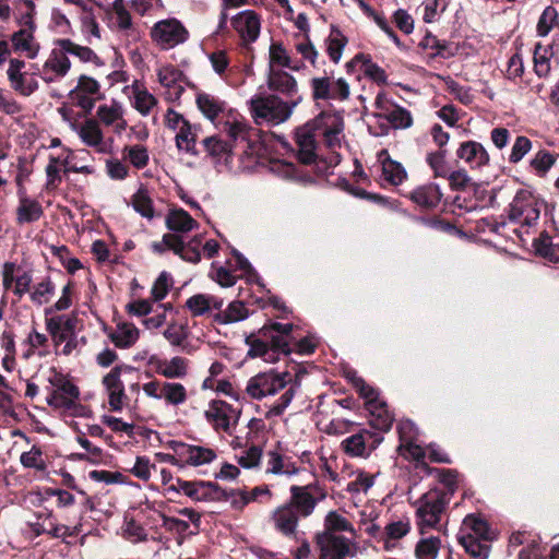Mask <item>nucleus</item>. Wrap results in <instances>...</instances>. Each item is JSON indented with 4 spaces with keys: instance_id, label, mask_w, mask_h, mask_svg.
Listing matches in <instances>:
<instances>
[{
    "instance_id": "f257e3e1",
    "label": "nucleus",
    "mask_w": 559,
    "mask_h": 559,
    "mask_svg": "<svg viewBox=\"0 0 559 559\" xmlns=\"http://www.w3.org/2000/svg\"><path fill=\"white\" fill-rule=\"evenodd\" d=\"M343 129V119L332 112H321L314 119L297 128L295 131V142L298 159L302 164L314 163L318 157V142L321 139L323 144L333 152L331 164L337 165L341 156L334 150L341 146Z\"/></svg>"
},
{
    "instance_id": "f03ea898",
    "label": "nucleus",
    "mask_w": 559,
    "mask_h": 559,
    "mask_svg": "<svg viewBox=\"0 0 559 559\" xmlns=\"http://www.w3.org/2000/svg\"><path fill=\"white\" fill-rule=\"evenodd\" d=\"M302 97L283 100L277 95L255 96L250 100L251 116L257 124L278 126L287 121Z\"/></svg>"
},
{
    "instance_id": "7ed1b4c3",
    "label": "nucleus",
    "mask_w": 559,
    "mask_h": 559,
    "mask_svg": "<svg viewBox=\"0 0 559 559\" xmlns=\"http://www.w3.org/2000/svg\"><path fill=\"white\" fill-rule=\"evenodd\" d=\"M450 503V493L441 488H431L413 502L415 521L421 535L427 530L438 528Z\"/></svg>"
},
{
    "instance_id": "20e7f679",
    "label": "nucleus",
    "mask_w": 559,
    "mask_h": 559,
    "mask_svg": "<svg viewBox=\"0 0 559 559\" xmlns=\"http://www.w3.org/2000/svg\"><path fill=\"white\" fill-rule=\"evenodd\" d=\"M544 207V201L532 191L520 189L509 204L508 219L511 223L531 227L537 224Z\"/></svg>"
},
{
    "instance_id": "39448f33",
    "label": "nucleus",
    "mask_w": 559,
    "mask_h": 559,
    "mask_svg": "<svg viewBox=\"0 0 559 559\" xmlns=\"http://www.w3.org/2000/svg\"><path fill=\"white\" fill-rule=\"evenodd\" d=\"M354 384L360 396L366 400V406L370 414V426L378 431H389L394 417L390 413L386 403L379 400L377 391L362 379L355 380Z\"/></svg>"
},
{
    "instance_id": "423d86ee",
    "label": "nucleus",
    "mask_w": 559,
    "mask_h": 559,
    "mask_svg": "<svg viewBox=\"0 0 559 559\" xmlns=\"http://www.w3.org/2000/svg\"><path fill=\"white\" fill-rule=\"evenodd\" d=\"M189 31L175 17L157 21L150 29L152 41L162 50H169L189 39Z\"/></svg>"
},
{
    "instance_id": "0eeeda50",
    "label": "nucleus",
    "mask_w": 559,
    "mask_h": 559,
    "mask_svg": "<svg viewBox=\"0 0 559 559\" xmlns=\"http://www.w3.org/2000/svg\"><path fill=\"white\" fill-rule=\"evenodd\" d=\"M70 69L71 61L64 45V38L55 39L52 49L40 70V78L46 83L58 82L69 73Z\"/></svg>"
},
{
    "instance_id": "6e6552de",
    "label": "nucleus",
    "mask_w": 559,
    "mask_h": 559,
    "mask_svg": "<svg viewBox=\"0 0 559 559\" xmlns=\"http://www.w3.org/2000/svg\"><path fill=\"white\" fill-rule=\"evenodd\" d=\"M48 381L52 386L50 394L47 396L48 405L56 408L71 409L79 399V388L55 369L51 370Z\"/></svg>"
},
{
    "instance_id": "1a4fd4ad",
    "label": "nucleus",
    "mask_w": 559,
    "mask_h": 559,
    "mask_svg": "<svg viewBox=\"0 0 559 559\" xmlns=\"http://www.w3.org/2000/svg\"><path fill=\"white\" fill-rule=\"evenodd\" d=\"M292 376L288 372H261L252 377L247 384V393L254 400H261L267 395H274L283 390Z\"/></svg>"
},
{
    "instance_id": "9d476101",
    "label": "nucleus",
    "mask_w": 559,
    "mask_h": 559,
    "mask_svg": "<svg viewBox=\"0 0 559 559\" xmlns=\"http://www.w3.org/2000/svg\"><path fill=\"white\" fill-rule=\"evenodd\" d=\"M320 549L319 559H348L356 555V544L352 538L342 535L317 534Z\"/></svg>"
},
{
    "instance_id": "9b49d317",
    "label": "nucleus",
    "mask_w": 559,
    "mask_h": 559,
    "mask_svg": "<svg viewBox=\"0 0 559 559\" xmlns=\"http://www.w3.org/2000/svg\"><path fill=\"white\" fill-rule=\"evenodd\" d=\"M310 87L314 100L343 102L349 97V84L343 78L316 76L310 80Z\"/></svg>"
},
{
    "instance_id": "f8f14e48",
    "label": "nucleus",
    "mask_w": 559,
    "mask_h": 559,
    "mask_svg": "<svg viewBox=\"0 0 559 559\" xmlns=\"http://www.w3.org/2000/svg\"><path fill=\"white\" fill-rule=\"evenodd\" d=\"M290 501L288 502L293 509L304 518L309 516L319 501L325 498V492L314 485L297 486L294 485L289 489Z\"/></svg>"
},
{
    "instance_id": "ddd939ff",
    "label": "nucleus",
    "mask_w": 559,
    "mask_h": 559,
    "mask_svg": "<svg viewBox=\"0 0 559 559\" xmlns=\"http://www.w3.org/2000/svg\"><path fill=\"white\" fill-rule=\"evenodd\" d=\"M204 416L214 430L230 433L231 427L238 423L240 411L225 401L213 400L204 412Z\"/></svg>"
},
{
    "instance_id": "4468645a",
    "label": "nucleus",
    "mask_w": 559,
    "mask_h": 559,
    "mask_svg": "<svg viewBox=\"0 0 559 559\" xmlns=\"http://www.w3.org/2000/svg\"><path fill=\"white\" fill-rule=\"evenodd\" d=\"M379 432L361 429L342 441L346 454L353 457L368 456L383 440Z\"/></svg>"
},
{
    "instance_id": "2eb2a0df",
    "label": "nucleus",
    "mask_w": 559,
    "mask_h": 559,
    "mask_svg": "<svg viewBox=\"0 0 559 559\" xmlns=\"http://www.w3.org/2000/svg\"><path fill=\"white\" fill-rule=\"evenodd\" d=\"M72 102L86 112H91L96 100L103 97L100 84L92 76L81 75L76 86L69 93Z\"/></svg>"
},
{
    "instance_id": "dca6fc26",
    "label": "nucleus",
    "mask_w": 559,
    "mask_h": 559,
    "mask_svg": "<svg viewBox=\"0 0 559 559\" xmlns=\"http://www.w3.org/2000/svg\"><path fill=\"white\" fill-rule=\"evenodd\" d=\"M169 447L178 456L183 459V466H201L210 464L216 459V453L211 448L187 444L180 441H170Z\"/></svg>"
},
{
    "instance_id": "f3484780",
    "label": "nucleus",
    "mask_w": 559,
    "mask_h": 559,
    "mask_svg": "<svg viewBox=\"0 0 559 559\" xmlns=\"http://www.w3.org/2000/svg\"><path fill=\"white\" fill-rule=\"evenodd\" d=\"M231 26L239 35L242 44L254 43L260 34L261 23L258 14L252 10H245L231 17Z\"/></svg>"
},
{
    "instance_id": "a211bd4d",
    "label": "nucleus",
    "mask_w": 559,
    "mask_h": 559,
    "mask_svg": "<svg viewBox=\"0 0 559 559\" xmlns=\"http://www.w3.org/2000/svg\"><path fill=\"white\" fill-rule=\"evenodd\" d=\"M267 87L270 91L293 99L298 94V84L296 79L288 72L275 67L269 68Z\"/></svg>"
},
{
    "instance_id": "6ab92c4d",
    "label": "nucleus",
    "mask_w": 559,
    "mask_h": 559,
    "mask_svg": "<svg viewBox=\"0 0 559 559\" xmlns=\"http://www.w3.org/2000/svg\"><path fill=\"white\" fill-rule=\"evenodd\" d=\"M121 367H114L104 378L103 385L108 395V404L110 409L119 412L122 409L124 400L127 399L124 393V385L121 381Z\"/></svg>"
},
{
    "instance_id": "aec40b11",
    "label": "nucleus",
    "mask_w": 559,
    "mask_h": 559,
    "mask_svg": "<svg viewBox=\"0 0 559 559\" xmlns=\"http://www.w3.org/2000/svg\"><path fill=\"white\" fill-rule=\"evenodd\" d=\"M457 158L462 159L471 169H481L489 164L490 157L481 143L464 141L456 150Z\"/></svg>"
},
{
    "instance_id": "412c9836",
    "label": "nucleus",
    "mask_w": 559,
    "mask_h": 559,
    "mask_svg": "<svg viewBox=\"0 0 559 559\" xmlns=\"http://www.w3.org/2000/svg\"><path fill=\"white\" fill-rule=\"evenodd\" d=\"M195 103L202 115L214 123L216 120L224 118L227 111L226 102L205 92L197 94Z\"/></svg>"
},
{
    "instance_id": "4be33fe9",
    "label": "nucleus",
    "mask_w": 559,
    "mask_h": 559,
    "mask_svg": "<svg viewBox=\"0 0 559 559\" xmlns=\"http://www.w3.org/2000/svg\"><path fill=\"white\" fill-rule=\"evenodd\" d=\"M148 364L156 366L157 372L168 379L183 378L188 372V360L180 356L167 360L153 355Z\"/></svg>"
},
{
    "instance_id": "5701e85b",
    "label": "nucleus",
    "mask_w": 559,
    "mask_h": 559,
    "mask_svg": "<svg viewBox=\"0 0 559 559\" xmlns=\"http://www.w3.org/2000/svg\"><path fill=\"white\" fill-rule=\"evenodd\" d=\"M188 497L194 501H219L227 498V489L212 481H192Z\"/></svg>"
},
{
    "instance_id": "b1692460",
    "label": "nucleus",
    "mask_w": 559,
    "mask_h": 559,
    "mask_svg": "<svg viewBox=\"0 0 559 559\" xmlns=\"http://www.w3.org/2000/svg\"><path fill=\"white\" fill-rule=\"evenodd\" d=\"M157 76L158 82L168 90V99H179L185 92L183 86L179 84L183 76L182 71L174 66H166L158 70Z\"/></svg>"
},
{
    "instance_id": "393cba45",
    "label": "nucleus",
    "mask_w": 559,
    "mask_h": 559,
    "mask_svg": "<svg viewBox=\"0 0 559 559\" xmlns=\"http://www.w3.org/2000/svg\"><path fill=\"white\" fill-rule=\"evenodd\" d=\"M20 27V31L15 32L11 38L13 48L15 51L25 52L28 58H35L39 50L34 38L36 25Z\"/></svg>"
},
{
    "instance_id": "a878e982",
    "label": "nucleus",
    "mask_w": 559,
    "mask_h": 559,
    "mask_svg": "<svg viewBox=\"0 0 559 559\" xmlns=\"http://www.w3.org/2000/svg\"><path fill=\"white\" fill-rule=\"evenodd\" d=\"M164 242L168 249L173 250L181 259L197 263L201 259L200 250L193 247L192 243H186L181 236L175 234H165Z\"/></svg>"
},
{
    "instance_id": "bb28decb",
    "label": "nucleus",
    "mask_w": 559,
    "mask_h": 559,
    "mask_svg": "<svg viewBox=\"0 0 559 559\" xmlns=\"http://www.w3.org/2000/svg\"><path fill=\"white\" fill-rule=\"evenodd\" d=\"M298 518L299 514L288 503L277 508L273 513L276 530L286 536L295 533Z\"/></svg>"
},
{
    "instance_id": "cd10ccee",
    "label": "nucleus",
    "mask_w": 559,
    "mask_h": 559,
    "mask_svg": "<svg viewBox=\"0 0 559 559\" xmlns=\"http://www.w3.org/2000/svg\"><path fill=\"white\" fill-rule=\"evenodd\" d=\"M78 134L86 145L95 147L99 153L106 152L104 135L96 120L88 119L84 121L80 126Z\"/></svg>"
},
{
    "instance_id": "c85d7f7f",
    "label": "nucleus",
    "mask_w": 559,
    "mask_h": 559,
    "mask_svg": "<svg viewBox=\"0 0 559 559\" xmlns=\"http://www.w3.org/2000/svg\"><path fill=\"white\" fill-rule=\"evenodd\" d=\"M442 198L440 188L436 183H428L411 192V200L424 209L436 207Z\"/></svg>"
},
{
    "instance_id": "c756f323",
    "label": "nucleus",
    "mask_w": 559,
    "mask_h": 559,
    "mask_svg": "<svg viewBox=\"0 0 559 559\" xmlns=\"http://www.w3.org/2000/svg\"><path fill=\"white\" fill-rule=\"evenodd\" d=\"M44 214L37 200L21 195L16 207V222L20 225L37 222Z\"/></svg>"
},
{
    "instance_id": "7c9ffc66",
    "label": "nucleus",
    "mask_w": 559,
    "mask_h": 559,
    "mask_svg": "<svg viewBox=\"0 0 559 559\" xmlns=\"http://www.w3.org/2000/svg\"><path fill=\"white\" fill-rule=\"evenodd\" d=\"M139 336V329L129 322L118 323L116 330L109 334L111 342L119 348L133 346L138 342Z\"/></svg>"
},
{
    "instance_id": "2f4dec72",
    "label": "nucleus",
    "mask_w": 559,
    "mask_h": 559,
    "mask_svg": "<svg viewBox=\"0 0 559 559\" xmlns=\"http://www.w3.org/2000/svg\"><path fill=\"white\" fill-rule=\"evenodd\" d=\"M36 1L37 0H14L11 5V15L19 26L36 25Z\"/></svg>"
},
{
    "instance_id": "473e14b6",
    "label": "nucleus",
    "mask_w": 559,
    "mask_h": 559,
    "mask_svg": "<svg viewBox=\"0 0 559 559\" xmlns=\"http://www.w3.org/2000/svg\"><path fill=\"white\" fill-rule=\"evenodd\" d=\"M457 539L473 559H488L490 542L481 540L471 533H461Z\"/></svg>"
},
{
    "instance_id": "72a5a7b5",
    "label": "nucleus",
    "mask_w": 559,
    "mask_h": 559,
    "mask_svg": "<svg viewBox=\"0 0 559 559\" xmlns=\"http://www.w3.org/2000/svg\"><path fill=\"white\" fill-rule=\"evenodd\" d=\"M249 317V311L242 301H231L225 310L213 316V321L221 325L243 321Z\"/></svg>"
},
{
    "instance_id": "f704fd0d",
    "label": "nucleus",
    "mask_w": 559,
    "mask_h": 559,
    "mask_svg": "<svg viewBox=\"0 0 559 559\" xmlns=\"http://www.w3.org/2000/svg\"><path fill=\"white\" fill-rule=\"evenodd\" d=\"M36 515L41 523V532H46L55 538H66L67 536L74 535V531L71 527L58 524L51 512L43 511L38 512Z\"/></svg>"
},
{
    "instance_id": "c9c22d12",
    "label": "nucleus",
    "mask_w": 559,
    "mask_h": 559,
    "mask_svg": "<svg viewBox=\"0 0 559 559\" xmlns=\"http://www.w3.org/2000/svg\"><path fill=\"white\" fill-rule=\"evenodd\" d=\"M166 225L178 233H188L198 227V223L182 209L171 210L166 217Z\"/></svg>"
},
{
    "instance_id": "e433bc0d",
    "label": "nucleus",
    "mask_w": 559,
    "mask_h": 559,
    "mask_svg": "<svg viewBox=\"0 0 559 559\" xmlns=\"http://www.w3.org/2000/svg\"><path fill=\"white\" fill-rule=\"evenodd\" d=\"M69 164V156L61 158L58 156H49L48 164L45 168L47 181L46 189L47 190H56L62 181L61 173Z\"/></svg>"
},
{
    "instance_id": "4c0bfd02",
    "label": "nucleus",
    "mask_w": 559,
    "mask_h": 559,
    "mask_svg": "<svg viewBox=\"0 0 559 559\" xmlns=\"http://www.w3.org/2000/svg\"><path fill=\"white\" fill-rule=\"evenodd\" d=\"M361 64V71L364 74L376 82L377 84H385L388 76L385 74V71L379 67L377 63H373L370 58L362 53L356 55L349 62L348 67H352L354 64Z\"/></svg>"
},
{
    "instance_id": "58836bf2",
    "label": "nucleus",
    "mask_w": 559,
    "mask_h": 559,
    "mask_svg": "<svg viewBox=\"0 0 559 559\" xmlns=\"http://www.w3.org/2000/svg\"><path fill=\"white\" fill-rule=\"evenodd\" d=\"M374 116L385 119L394 129H407L413 124L411 112L397 105H394L386 111L376 112Z\"/></svg>"
},
{
    "instance_id": "ea45409f",
    "label": "nucleus",
    "mask_w": 559,
    "mask_h": 559,
    "mask_svg": "<svg viewBox=\"0 0 559 559\" xmlns=\"http://www.w3.org/2000/svg\"><path fill=\"white\" fill-rule=\"evenodd\" d=\"M463 531H467L466 533H471L481 540L490 542L493 538V533L488 523L474 514H468L464 518L461 533Z\"/></svg>"
},
{
    "instance_id": "a19ab883",
    "label": "nucleus",
    "mask_w": 559,
    "mask_h": 559,
    "mask_svg": "<svg viewBox=\"0 0 559 559\" xmlns=\"http://www.w3.org/2000/svg\"><path fill=\"white\" fill-rule=\"evenodd\" d=\"M340 532H348L355 536L352 523L337 511H330L324 519V530L320 534L338 535Z\"/></svg>"
},
{
    "instance_id": "79ce46f5",
    "label": "nucleus",
    "mask_w": 559,
    "mask_h": 559,
    "mask_svg": "<svg viewBox=\"0 0 559 559\" xmlns=\"http://www.w3.org/2000/svg\"><path fill=\"white\" fill-rule=\"evenodd\" d=\"M197 143V132L194 127L190 122H183V126L180 127L176 135V146L180 151H185L186 153L197 156L198 150L195 147Z\"/></svg>"
},
{
    "instance_id": "37998d69",
    "label": "nucleus",
    "mask_w": 559,
    "mask_h": 559,
    "mask_svg": "<svg viewBox=\"0 0 559 559\" xmlns=\"http://www.w3.org/2000/svg\"><path fill=\"white\" fill-rule=\"evenodd\" d=\"M267 456L266 473L274 475H294L298 473V468L295 464L289 459H285L278 452L271 451Z\"/></svg>"
},
{
    "instance_id": "c03bdc74",
    "label": "nucleus",
    "mask_w": 559,
    "mask_h": 559,
    "mask_svg": "<svg viewBox=\"0 0 559 559\" xmlns=\"http://www.w3.org/2000/svg\"><path fill=\"white\" fill-rule=\"evenodd\" d=\"M534 248L537 254L550 261H559V237L552 238L542 234L534 240Z\"/></svg>"
},
{
    "instance_id": "a18cd8bd",
    "label": "nucleus",
    "mask_w": 559,
    "mask_h": 559,
    "mask_svg": "<svg viewBox=\"0 0 559 559\" xmlns=\"http://www.w3.org/2000/svg\"><path fill=\"white\" fill-rule=\"evenodd\" d=\"M20 463L24 468H32L37 473L47 472V463L41 448L34 444L29 451H25L20 456Z\"/></svg>"
},
{
    "instance_id": "49530a36",
    "label": "nucleus",
    "mask_w": 559,
    "mask_h": 559,
    "mask_svg": "<svg viewBox=\"0 0 559 559\" xmlns=\"http://www.w3.org/2000/svg\"><path fill=\"white\" fill-rule=\"evenodd\" d=\"M222 131L228 135V142L233 145L238 142L247 141L251 128H249L243 121L230 119L228 117L227 120L223 122Z\"/></svg>"
},
{
    "instance_id": "de8ad7c7",
    "label": "nucleus",
    "mask_w": 559,
    "mask_h": 559,
    "mask_svg": "<svg viewBox=\"0 0 559 559\" xmlns=\"http://www.w3.org/2000/svg\"><path fill=\"white\" fill-rule=\"evenodd\" d=\"M441 548L439 536L421 537L416 545L415 555L417 559H437Z\"/></svg>"
},
{
    "instance_id": "09e8293b",
    "label": "nucleus",
    "mask_w": 559,
    "mask_h": 559,
    "mask_svg": "<svg viewBox=\"0 0 559 559\" xmlns=\"http://www.w3.org/2000/svg\"><path fill=\"white\" fill-rule=\"evenodd\" d=\"M64 45L68 49V55L79 58L82 62H90L97 67L104 64L102 59L95 53L93 49L87 46H81L69 38H64Z\"/></svg>"
},
{
    "instance_id": "8fccbe9b",
    "label": "nucleus",
    "mask_w": 559,
    "mask_h": 559,
    "mask_svg": "<svg viewBox=\"0 0 559 559\" xmlns=\"http://www.w3.org/2000/svg\"><path fill=\"white\" fill-rule=\"evenodd\" d=\"M132 206L141 216L152 219L154 217L153 201L146 188L141 186L132 197Z\"/></svg>"
},
{
    "instance_id": "3c124183",
    "label": "nucleus",
    "mask_w": 559,
    "mask_h": 559,
    "mask_svg": "<svg viewBox=\"0 0 559 559\" xmlns=\"http://www.w3.org/2000/svg\"><path fill=\"white\" fill-rule=\"evenodd\" d=\"M556 163V156L547 150H539L530 160L531 170L539 176L545 177Z\"/></svg>"
},
{
    "instance_id": "603ef678",
    "label": "nucleus",
    "mask_w": 559,
    "mask_h": 559,
    "mask_svg": "<svg viewBox=\"0 0 559 559\" xmlns=\"http://www.w3.org/2000/svg\"><path fill=\"white\" fill-rule=\"evenodd\" d=\"M56 285L50 276H46L41 282L34 286L33 292L29 295L31 300L38 306L49 302L50 298L55 294Z\"/></svg>"
},
{
    "instance_id": "864d4df0",
    "label": "nucleus",
    "mask_w": 559,
    "mask_h": 559,
    "mask_svg": "<svg viewBox=\"0 0 559 559\" xmlns=\"http://www.w3.org/2000/svg\"><path fill=\"white\" fill-rule=\"evenodd\" d=\"M246 344L249 346L248 355L250 357H262L265 361H275L273 352L266 341L255 337L253 334L246 337Z\"/></svg>"
},
{
    "instance_id": "5fc2aeb1",
    "label": "nucleus",
    "mask_w": 559,
    "mask_h": 559,
    "mask_svg": "<svg viewBox=\"0 0 559 559\" xmlns=\"http://www.w3.org/2000/svg\"><path fill=\"white\" fill-rule=\"evenodd\" d=\"M188 394L186 388L178 382H164L163 400L169 405L178 406L187 401Z\"/></svg>"
},
{
    "instance_id": "6e6d98bb",
    "label": "nucleus",
    "mask_w": 559,
    "mask_h": 559,
    "mask_svg": "<svg viewBox=\"0 0 559 559\" xmlns=\"http://www.w3.org/2000/svg\"><path fill=\"white\" fill-rule=\"evenodd\" d=\"M347 39L340 31L333 29L325 40V51L334 63H338Z\"/></svg>"
},
{
    "instance_id": "4d7b16f0",
    "label": "nucleus",
    "mask_w": 559,
    "mask_h": 559,
    "mask_svg": "<svg viewBox=\"0 0 559 559\" xmlns=\"http://www.w3.org/2000/svg\"><path fill=\"white\" fill-rule=\"evenodd\" d=\"M260 334L262 337L270 341V348L273 352V357H276V354L288 355L290 353L289 348V338L285 335H280L271 331V329H261Z\"/></svg>"
},
{
    "instance_id": "13d9d810",
    "label": "nucleus",
    "mask_w": 559,
    "mask_h": 559,
    "mask_svg": "<svg viewBox=\"0 0 559 559\" xmlns=\"http://www.w3.org/2000/svg\"><path fill=\"white\" fill-rule=\"evenodd\" d=\"M382 176L384 180L397 186L406 178V171L400 163L388 158L382 163Z\"/></svg>"
},
{
    "instance_id": "bf43d9fd",
    "label": "nucleus",
    "mask_w": 559,
    "mask_h": 559,
    "mask_svg": "<svg viewBox=\"0 0 559 559\" xmlns=\"http://www.w3.org/2000/svg\"><path fill=\"white\" fill-rule=\"evenodd\" d=\"M156 98L145 88L135 87L133 91V106L143 116H147L156 105Z\"/></svg>"
},
{
    "instance_id": "052dcab7",
    "label": "nucleus",
    "mask_w": 559,
    "mask_h": 559,
    "mask_svg": "<svg viewBox=\"0 0 559 559\" xmlns=\"http://www.w3.org/2000/svg\"><path fill=\"white\" fill-rule=\"evenodd\" d=\"M123 157L138 169L144 168L150 159L147 148L141 144L126 146Z\"/></svg>"
},
{
    "instance_id": "680f3d73",
    "label": "nucleus",
    "mask_w": 559,
    "mask_h": 559,
    "mask_svg": "<svg viewBox=\"0 0 559 559\" xmlns=\"http://www.w3.org/2000/svg\"><path fill=\"white\" fill-rule=\"evenodd\" d=\"M275 64L283 67V68H288L292 70H299L298 66L292 64L290 57L288 56L286 49L283 47L282 44H278V43H273L270 46V66H269V68L275 67Z\"/></svg>"
},
{
    "instance_id": "e2e57ef3",
    "label": "nucleus",
    "mask_w": 559,
    "mask_h": 559,
    "mask_svg": "<svg viewBox=\"0 0 559 559\" xmlns=\"http://www.w3.org/2000/svg\"><path fill=\"white\" fill-rule=\"evenodd\" d=\"M205 151L213 157H223L224 155L231 152V143L223 141L217 135L205 138L202 141Z\"/></svg>"
},
{
    "instance_id": "0e129e2a",
    "label": "nucleus",
    "mask_w": 559,
    "mask_h": 559,
    "mask_svg": "<svg viewBox=\"0 0 559 559\" xmlns=\"http://www.w3.org/2000/svg\"><path fill=\"white\" fill-rule=\"evenodd\" d=\"M550 52L537 46L534 52V70L539 78H547L551 71Z\"/></svg>"
},
{
    "instance_id": "69168bd1",
    "label": "nucleus",
    "mask_w": 559,
    "mask_h": 559,
    "mask_svg": "<svg viewBox=\"0 0 559 559\" xmlns=\"http://www.w3.org/2000/svg\"><path fill=\"white\" fill-rule=\"evenodd\" d=\"M12 88L23 96H29L38 88V82L35 78L22 73L13 81H10Z\"/></svg>"
},
{
    "instance_id": "338daca9",
    "label": "nucleus",
    "mask_w": 559,
    "mask_h": 559,
    "mask_svg": "<svg viewBox=\"0 0 559 559\" xmlns=\"http://www.w3.org/2000/svg\"><path fill=\"white\" fill-rule=\"evenodd\" d=\"M98 119L106 126H111L116 121L122 119V108L121 106L112 102L111 105H102L97 109Z\"/></svg>"
},
{
    "instance_id": "774afa93",
    "label": "nucleus",
    "mask_w": 559,
    "mask_h": 559,
    "mask_svg": "<svg viewBox=\"0 0 559 559\" xmlns=\"http://www.w3.org/2000/svg\"><path fill=\"white\" fill-rule=\"evenodd\" d=\"M187 309L193 317H201L210 312L207 294H195L187 299Z\"/></svg>"
}]
</instances>
